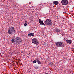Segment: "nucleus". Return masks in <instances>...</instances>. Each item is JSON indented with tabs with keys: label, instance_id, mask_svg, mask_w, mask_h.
Segmentation results:
<instances>
[{
	"label": "nucleus",
	"instance_id": "nucleus-7",
	"mask_svg": "<svg viewBox=\"0 0 74 74\" xmlns=\"http://www.w3.org/2000/svg\"><path fill=\"white\" fill-rule=\"evenodd\" d=\"M39 22L40 25H44V26H45V24L44 23L43 21H41V19H39Z\"/></svg>",
	"mask_w": 74,
	"mask_h": 74
},
{
	"label": "nucleus",
	"instance_id": "nucleus-6",
	"mask_svg": "<svg viewBox=\"0 0 74 74\" xmlns=\"http://www.w3.org/2000/svg\"><path fill=\"white\" fill-rule=\"evenodd\" d=\"M56 45L58 47H60L62 45V42H58L56 43Z\"/></svg>",
	"mask_w": 74,
	"mask_h": 74
},
{
	"label": "nucleus",
	"instance_id": "nucleus-4",
	"mask_svg": "<svg viewBox=\"0 0 74 74\" xmlns=\"http://www.w3.org/2000/svg\"><path fill=\"white\" fill-rule=\"evenodd\" d=\"M61 3L62 5H66L68 4L69 2L67 0H62L61 1Z\"/></svg>",
	"mask_w": 74,
	"mask_h": 74
},
{
	"label": "nucleus",
	"instance_id": "nucleus-5",
	"mask_svg": "<svg viewBox=\"0 0 74 74\" xmlns=\"http://www.w3.org/2000/svg\"><path fill=\"white\" fill-rule=\"evenodd\" d=\"M51 22V21L49 19H47L44 22V23L45 25H50Z\"/></svg>",
	"mask_w": 74,
	"mask_h": 74
},
{
	"label": "nucleus",
	"instance_id": "nucleus-21",
	"mask_svg": "<svg viewBox=\"0 0 74 74\" xmlns=\"http://www.w3.org/2000/svg\"><path fill=\"white\" fill-rule=\"evenodd\" d=\"M45 74H48V73H46Z\"/></svg>",
	"mask_w": 74,
	"mask_h": 74
},
{
	"label": "nucleus",
	"instance_id": "nucleus-15",
	"mask_svg": "<svg viewBox=\"0 0 74 74\" xmlns=\"http://www.w3.org/2000/svg\"><path fill=\"white\" fill-rule=\"evenodd\" d=\"M35 69H37L38 68V67L37 66H35Z\"/></svg>",
	"mask_w": 74,
	"mask_h": 74
},
{
	"label": "nucleus",
	"instance_id": "nucleus-14",
	"mask_svg": "<svg viewBox=\"0 0 74 74\" xmlns=\"http://www.w3.org/2000/svg\"><path fill=\"white\" fill-rule=\"evenodd\" d=\"M61 46L62 48H64V45L62 43Z\"/></svg>",
	"mask_w": 74,
	"mask_h": 74
},
{
	"label": "nucleus",
	"instance_id": "nucleus-17",
	"mask_svg": "<svg viewBox=\"0 0 74 74\" xmlns=\"http://www.w3.org/2000/svg\"><path fill=\"white\" fill-rule=\"evenodd\" d=\"M36 60H34L33 61L34 63H36Z\"/></svg>",
	"mask_w": 74,
	"mask_h": 74
},
{
	"label": "nucleus",
	"instance_id": "nucleus-20",
	"mask_svg": "<svg viewBox=\"0 0 74 74\" xmlns=\"http://www.w3.org/2000/svg\"><path fill=\"white\" fill-rule=\"evenodd\" d=\"M29 4H30V2H29Z\"/></svg>",
	"mask_w": 74,
	"mask_h": 74
},
{
	"label": "nucleus",
	"instance_id": "nucleus-18",
	"mask_svg": "<svg viewBox=\"0 0 74 74\" xmlns=\"http://www.w3.org/2000/svg\"><path fill=\"white\" fill-rule=\"evenodd\" d=\"M24 26H27V24L26 23H25L24 24Z\"/></svg>",
	"mask_w": 74,
	"mask_h": 74
},
{
	"label": "nucleus",
	"instance_id": "nucleus-2",
	"mask_svg": "<svg viewBox=\"0 0 74 74\" xmlns=\"http://www.w3.org/2000/svg\"><path fill=\"white\" fill-rule=\"evenodd\" d=\"M14 41L16 44H18V43L21 42L22 41L21 38L19 37H16L14 39Z\"/></svg>",
	"mask_w": 74,
	"mask_h": 74
},
{
	"label": "nucleus",
	"instance_id": "nucleus-22",
	"mask_svg": "<svg viewBox=\"0 0 74 74\" xmlns=\"http://www.w3.org/2000/svg\"><path fill=\"white\" fill-rule=\"evenodd\" d=\"M52 25V24H51V25Z\"/></svg>",
	"mask_w": 74,
	"mask_h": 74
},
{
	"label": "nucleus",
	"instance_id": "nucleus-12",
	"mask_svg": "<svg viewBox=\"0 0 74 74\" xmlns=\"http://www.w3.org/2000/svg\"><path fill=\"white\" fill-rule=\"evenodd\" d=\"M53 3L55 5H58V2L56 1H54V2H53Z\"/></svg>",
	"mask_w": 74,
	"mask_h": 74
},
{
	"label": "nucleus",
	"instance_id": "nucleus-9",
	"mask_svg": "<svg viewBox=\"0 0 74 74\" xmlns=\"http://www.w3.org/2000/svg\"><path fill=\"white\" fill-rule=\"evenodd\" d=\"M71 42H72V41L71 40H66V42L67 44H71Z\"/></svg>",
	"mask_w": 74,
	"mask_h": 74
},
{
	"label": "nucleus",
	"instance_id": "nucleus-10",
	"mask_svg": "<svg viewBox=\"0 0 74 74\" xmlns=\"http://www.w3.org/2000/svg\"><path fill=\"white\" fill-rule=\"evenodd\" d=\"M36 60L37 63H38L40 65L41 64V62L40 61V60L38 59L37 58Z\"/></svg>",
	"mask_w": 74,
	"mask_h": 74
},
{
	"label": "nucleus",
	"instance_id": "nucleus-19",
	"mask_svg": "<svg viewBox=\"0 0 74 74\" xmlns=\"http://www.w3.org/2000/svg\"><path fill=\"white\" fill-rule=\"evenodd\" d=\"M25 22H26H26H27V21H25Z\"/></svg>",
	"mask_w": 74,
	"mask_h": 74
},
{
	"label": "nucleus",
	"instance_id": "nucleus-3",
	"mask_svg": "<svg viewBox=\"0 0 74 74\" xmlns=\"http://www.w3.org/2000/svg\"><path fill=\"white\" fill-rule=\"evenodd\" d=\"M32 43H33L34 44H38V42L37 39L36 38H34L32 39Z\"/></svg>",
	"mask_w": 74,
	"mask_h": 74
},
{
	"label": "nucleus",
	"instance_id": "nucleus-16",
	"mask_svg": "<svg viewBox=\"0 0 74 74\" xmlns=\"http://www.w3.org/2000/svg\"><path fill=\"white\" fill-rule=\"evenodd\" d=\"M11 41L12 42H14V41H14V39H12L11 40Z\"/></svg>",
	"mask_w": 74,
	"mask_h": 74
},
{
	"label": "nucleus",
	"instance_id": "nucleus-8",
	"mask_svg": "<svg viewBox=\"0 0 74 74\" xmlns=\"http://www.w3.org/2000/svg\"><path fill=\"white\" fill-rule=\"evenodd\" d=\"M61 32V30L58 28H56L54 30V32L55 33H60Z\"/></svg>",
	"mask_w": 74,
	"mask_h": 74
},
{
	"label": "nucleus",
	"instance_id": "nucleus-1",
	"mask_svg": "<svg viewBox=\"0 0 74 74\" xmlns=\"http://www.w3.org/2000/svg\"><path fill=\"white\" fill-rule=\"evenodd\" d=\"M9 34L10 35L12 33H15V27H9V29L8 31Z\"/></svg>",
	"mask_w": 74,
	"mask_h": 74
},
{
	"label": "nucleus",
	"instance_id": "nucleus-11",
	"mask_svg": "<svg viewBox=\"0 0 74 74\" xmlns=\"http://www.w3.org/2000/svg\"><path fill=\"white\" fill-rule=\"evenodd\" d=\"M34 35V33H30L28 34V36H33Z\"/></svg>",
	"mask_w": 74,
	"mask_h": 74
},
{
	"label": "nucleus",
	"instance_id": "nucleus-13",
	"mask_svg": "<svg viewBox=\"0 0 74 74\" xmlns=\"http://www.w3.org/2000/svg\"><path fill=\"white\" fill-rule=\"evenodd\" d=\"M54 64L52 62H51L50 63V65L51 66H53V65Z\"/></svg>",
	"mask_w": 74,
	"mask_h": 74
}]
</instances>
